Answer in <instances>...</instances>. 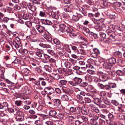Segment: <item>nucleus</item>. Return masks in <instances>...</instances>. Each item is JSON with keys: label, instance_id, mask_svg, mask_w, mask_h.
Here are the masks:
<instances>
[{"label": "nucleus", "instance_id": "obj_1", "mask_svg": "<svg viewBox=\"0 0 125 125\" xmlns=\"http://www.w3.org/2000/svg\"><path fill=\"white\" fill-rule=\"evenodd\" d=\"M106 32L109 37L103 39L104 42L106 43H109L115 41L116 34L114 31L109 30L106 31Z\"/></svg>", "mask_w": 125, "mask_h": 125}, {"label": "nucleus", "instance_id": "obj_2", "mask_svg": "<svg viewBox=\"0 0 125 125\" xmlns=\"http://www.w3.org/2000/svg\"><path fill=\"white\" fill-rule=\"evenodd\" d=\"M12 44L16 49L20 47L22 45V44L21 42L20 39L18 37H16L14 40L13 41Z\"/></svg>", "mask_w": 125, "mask_h": 125}, {"label": "nucleus", "instance_id": "obj_3", "mask_svg": "<svg viewBox=\"0 0 125 125\" xmlns=\"http://www.w3.org/2000/svg\"><path fill=\"white\" fill-rule=\"evenodd\" d=\"M16 114L15 119L17 121H22L24 120V114L22 112L18 111L16 112Z\"/></svg>", "mask_w": 125, "mask_h": 125}, {"label": "nucleus", "instance_id": "obj_4", "mask_svg": "<svg viewBox=\"0 0 125 125\" xmlns=\"http://www.w3.org/2000/svg\"><path fill=\"white\" fill-rule=\"evenodd\" d=\"M78 10H79L83 15H81L80 17L81 18L83 17L84 16H86L87 14V12L86 11V10L83 8V7L80 6H79L77 8Z\"/></svg>", "mask_w": 125, "mask_h": 125}, {"label": "nucleus", "instance_id": "obj_5", "mask_svg": "<svg viewBox=\"0 0 125 125\" xmlns=\"http://www.w3.org/2000/svg\"><path fill=\"white\" fill-rule=\"evenodd\" d=\"M36 28L39 32L40 33H45L47 31L45 30L44 27L39 25H37Z\"/></svg>", "mask_w": 125, "mask_h": 125}, {"label": "nucleus", "instance_id": "obj_6", "mask_svg": "<svg viewBox=\"0 0 125 125\" xmlns=\"http://www.w3.org/2000/svg\"><path fill=\"white\" fill-rule=\"evenodd\" d=\"M73 6L72 5H69V6H65L63 7L64 10L68 12H72L73 11Z\"/></svg>", "mask_w": 125, "mask_h": 125}, {"label": "nucleus", "instance_id": "obj_7", "mask_svg": "<svg viewBox=\"0 0 125 125\" xmlns=\"http://www.w3.org/2000/svg\"><path fill=\"white\" fill-rule=\"evenodd\" d=\"M65 31L68 33V35L71 37H74L76 36L75 34L73 33V30L71 28H67Z\"/></svg>", "mask_w": 125, "mask_h": 125}, {"label": "nucleus", "instance_id": "obj_8", "mask_svg": "<svg viewBox=\"0 0 125 125\" xmlns=\"http://www.w3.org/2000/svg\"><path fill=\"white\" fill-rule=\"evenodd\" d=\"M103 67L104 68L106 69V70H109L111 69L112 67V64L109 62H106L104 63L103 64Z\"/></svg>", "mask_w": 125, "mask_h": 125}, {"label": "nucleus", "instance_id": "obj_9", "mask_svg": "<svg viewBox=\"0 0 125 125\" xmlns=\"http://www.w3.org/2000/svg\"><path fill=\"white\" fill-rule=\"evenodd\" d=\"M43 37L45 39L49 42L52 40V38L47 31L43 34Z\"/></svg>", "mask_w": 125, "mask_h": 125}, {"label": "nucleus", "instance_id": "obj_10", "mask_svg": "<svg viewBox=\"0 0 125 125\" xmlns=\"http://www.w3.org/2000/svg\"><path fill=\"white\" fill-rule=\"evenodd\" d=\"M93 101L97 105H99L102 102V100L99 99L97 97L93 99Z\"/></svg>", "mask_w": 125, "mask_h": 125}, {"label": "nucleus", "instance_id": "obj_11", "mask_svg": "<svg viewBox=\"0 0 125 125\" xmlns=\"http://www.w3.org/2000/svg\"><path fill=\"white\" fill-rule=\"evenodd\" d=\"M8 106V103L6 102H4L2 103H0V109H3L6 110V107Z\"/></svg>", "mask_w": 125, "mask_h": 125}, {"label": "nucleus", "instance_id": "obj_12", "mask_svg": "<svg viewBox=\"0 0 125 125\" xmlns=\"http://www.w3.org/2000/svg\"><path fill=\"white\" fill-rule=\"evenodd\" d=\"M53 77L55 79L58 80L59 82L60 79L63 78V76L62 75H60L58 74H54L52 75Z\"/></svg>", "mask_w": 125, "mask_h": 125}, {"label": "nucleus", "instance_id": "obj_13", "mask_svg": "<svg viewBox=\"0 0 125 125\" xmlns=\"http://www.w3.org/2000/svg\"><path fill=\"white\" fill-rule=\"evenodd\" d=\"M89 95L93 99L97 97V92L95 91L91 92L89 94Z\"/></svg>", "mask_w": 125, "mask_h": 125}, {"label": "nucleus", "instance_id": "obj_14", "mask_svg": "<svg viewBox=\"0 0 125 125\" xmlns=\"http://www.w3.org/2000/svg\"><path fill=\"white\" fill-rule=\"evenodd\" d=\"M54 103V105L56 107H57L61 104V101L59 99H54L53 100Z\"/></svg>", "mask_w": 125, "mask_h": 125}, {"label": "nucleus", "instance_id": "obj_15", "mask_svg": "<svg viewBox=\"0 0 125 125\" xmlns=\"http://www.w3.org/2000/svg\"><path fill=\"white\" fill-rule=\"evenodd\" d=\"M76 112V107H70L69 110V113L73 115L75 114Z\"/></svg>", "mask_w": 125, "mask_h": 125}, {"label": "nucleus", "instance_id": "obj_16", "mask_svg": "<svg viewBox=\"0 0 125 125\" xmlns=\"http://www.w3.org/2000/svg\"><path fill=\"white\" fill-rule=\"evenodd\" d=\"M116 63L118 65L120 66H123V64H124L125 63V61L122 60V59H118L116 60Z\"/></svg>", "mask_w": 125, "mask_h": 125}, {"label": "nucleus", "instance_id": "obj_17", "mask_svg": "<svg viewBox=\"0 0 125 125\" xmlns=\"http://www.w3.org/2000/svg\"><path fill=\"white\" fill-rule=\"evenodd\" d=\"M60 31H65V30L67 28L66 26L64 24H60L59 25Z\"/></svg>", "mask_w": 125, "mask_h": 125}, {"label": "nucleus", "instance_id": "obj_18", "mask_svg": "<svg viewBox=\"0 0 125 125\" xmlns=\"http://www.w3.org/2000/svg\"><path fill=\"white\" fill-rule=\"evenodd\" d=\"M33 67L34 68L37 67V66L39 64V62L36 60H34V61L31 63Z\"/></svg>", "mask_w": 125, "mask_h": 125}, {"label": "nucleus", "instance_id": "obj_19", "mask_svg": "<svg viewBox=\"0 0 125 125\" xmlns=\"http://www.w3.org/2000/svg\"><path fill=\"white\" fill-rule=\"evenodd\" d=\"M19 52H20L24 55L27 54L28 53L27 50L25 49H20L19 50Z\"/></svg>", "mask_w": 125, "mask_h": 125}, {"label": "nucleus", "instance_id": "obj_20", "mask_svg": "<svg viewBox=\"0 0 125 125\" xmlns=\"http://www.w3.org/2000/svg\"><path fill=\"white\" fill-rule=\"evenodd\" d=\"M109 63L112 64H114L116 62V60L115 58H114L112 57L109 59Z\"/></svg>", "mask_w": 125, "mask_h": 125}, {"label": "nucleus", "instance_id": "obj_21", "mask_svg": "<svg viewBox=\"0 0 125 125\" xmlns=\"http://www.w3.org/2000/svg\"><path fill=\"white\" fill-rule=\"evenodd\" d=\"M64 115V114H59L55 117V118L58 120H61L63 118Z\"/></svg>", "mask_w": 125, "mask_h": 125}, {"label": "nucleus", "instance_id": "obj_22", "mask_svg": "<svg viewBox=\"0 0 125 125\" xmlns=\"http://www.w3.org/2000/svg\"><path fill=\"white\" fill-rule=\"evenodd\" d=\"M57 112L54 110H51L49 112V114L51 116L55 118V117L56 116Z\"/></svg>", "mask_w": 125, "mask_h": 125}, {"label": "nucleus", "instance_id": "obj_23", "mask_svg": "<svg viewBox=\"0 0 125 125\" xmlns=\"http://www.w3.org/2000/svg\"><path fill=\"white\" fill-rule=\"evenodd\" d=\"M52 17L55 19H58L59 18V16L58 14L53 12H52L51 13Z\"/></svg>", "mask_w": 125, "mask_h": 125}, {"label": "nucleus", "instance_id": "obj_24", "mask_svg": "<svg viewBox=\"0 0 125 125\" xmlns=\"http://www.w3.org/2000/svg\"><path fill=\"white\" fill-rule=\"evenodd\" d=\"M74 80L76 83L80 84L82 82V79L79 78L75 77L73 79Z\"/></svg>", "mask_w": 125, "mask_h": 125}, {"label": "nucleus", "instance_id": "obj_25", "mask_svg": "<svg viewBox=\"0 0 125 125\" xmlns=\"http://www.w3.org/2000/svg\"><path fill=\"white\" fill-rule=\"evenodd\" d=\"M114 55L116 57L120 58L122 57V54L121 52L117 51L115 52Z\"/></svg>", "mask_w": 125, "mask_h": 125}, {"label": "nucleus", "instance_id": "obj_26", "mask_svg": "<svg viewBox=\"0 0 125 125\" xmlns=\"http://www.w3.org/2000/svg\"><path fill=\"white\" fill-rule=\"evenodd\" d=\"M62 90H63V92L65 93L66 94H67L69 95H70V94L71 93V90L69 88L66 89L65 90H64L63 88H62Z\"/></svg>", "mask_w": 125, "mask_h": 125}, {"label": "nucleus", "instance_id": "obj_27", "mask_svg": "<svg viewBox=\"0 0 125 125\" xmlns=\"http://www.w3.org/2000/svg\"><path fill=\"white\" fill-rule=\"evenodd\" d=\"M71 48L74 52L76 53L77 54H78L79 53V52L76 46H71Z\"/></svg>", "mask_w": 125, "mask_h": 125}, {"label": "nucleus", "instance_id": "obj_28", "mask_svg": "<svg viewBox=\"0 0 125 125\" xmlns=\"http://www.w3.org/2000/svg\"><path fill=\"white\" fill-rule=\"evenodd\" d=\"M87 62L88 63L93 65H95V61L91 58L88 59L87 61Z\"/></svg>", "mask_w": 125, "mask_h": 125}, {"label": "nucleus", "instance_id": "obj_29", "mask_svg": "<svg viewBox=\"0 0 125 125\" xmlns=\"http://www.w3.org/2000/svg\"><path fill=\"white\" fill-rule=\"evenodd\" d=\"M106 93L104 91H102L100 93L101 99L102 100L105 97H106Z\"/></svg>", "mask_w": 125, "mask_h": 125}, {"label": "nucleus", "instance_id": "obj_30", "mask_svg": "<svg viewBox=\"0 0 125 125\" xmlns=\"http://www.w3.org/2000/svg\"><path fill=\"white\" fill-rule=\"evenodd\" d=\"M81 118L83 122L87 123L88 122V118L87 117L82 116L81 117Z\"/></svg>", "mask_w": 125, "mask_h": 125}, {"label": "nucleus", "instance_id": "obj_31", "mask_svg": "<svg viewBox=\"0 0 125 125\" xmlns=\"http://www.w3.org/2000/svg\"><path fill=\"white\" fill-rule=\"evenodd\" d=\"M64 77H63V78L60 79L59 81L60 84L62 85H65L67 83V81L66 80H64Z\"/></svg>", "mask_w": 125, "mask_h": 125}, {"label": "nucleus", "instance_id": "obj_32", "mask_svg": "<svg viewBox=\"0 0 125 125\" xmlns=\"http://www.w3.org/2000/svg\"><path fill=\"white\" fill-rule=\"evenodd\" d=\"M39 79L40 81H41V84L42 85L44 86L46 85V83L45 82L46 80L42 78H40Z\"/></svg>", "mask_w": 125, "mask_h": 125}, {"label": "nucleus", "instance_id": "obj_33", "mask_svg": "<svg viewBox=\"0 0 125 125\" xmlns=\"http://www.w3.org/2000/svg\"><path fill=\"white\" fill-rule=\"evenodd\" d=\"M43 24H45L50 25H51L52 23L51 21L47 20H44L43 21Z\"/></svg>", "mask_w": 125, "mask_h": 125}, {"label": "nucleus", "instance_id": "obj_34", "mask_svg": "<svg viewBox=\"0 0 125 125\" xmlns=\"http://www.w3.org/2000/svg\"><path fill=\"white\" fill-rule=\"evenodd\" d=\"M46 90H45V89H44L45 92H48L49 91V92H54V90L53 88L52 87H48L45 88Z\"/></svg>", "mask_w": 125, "mask_h": 125}, {"label": "nucleus", "instance_id": "obj_35", "mask_svg": "<svg viewBox=\"0 0 125 125\" xmlns=\"http://www.w3.org/2000/svg\"><path fill=\"white\" fill-rule=\"evenodd\" d=\"M88 109L84 108L83 109L81 113L83 115H87L88 114Z\"/></svg>", "mask_w": 125, "mask_h": 125}, {"label": "nucleus", "instance_id": "obj_36", "mask_svg": "<svg viewBox=\"0 0 125 125\" xmlns=\"http://www.w3.org/2000/svg\"><path fill=\"white\" fill-rule=\"evenodd\" d=\"M64 64L65 67L67 68H72V65H71L70 62L67 61H66L65 62Z\"/></svg>", "mask_w": 125, "mask_h": 125}, {"label": "nucleus", "instance_id": "obj_37", "mask_svg": "<svg viewBox=\"0 0 125 125\" xmlns=\"http://www.w3.org/2000/svg\"><path fill=\"white\" fill-rule=\"evenodd\" d=\"M39 45L41 47H42L44 48H49L50 47V46L49 45L46 44L45 43H41L39 44Z\"/></svg>", "mask_w": 125, "mask_h": 125}, {"label": "nucleus", "instance_id": "obj_38", "mask_svg": "<svg viewBox=\"0 0 125 125\" xmlns=\"http://www.w3.org/2000/svg\"><path fill=\"white\" fill-rule=\"evenodd\" d=\"M61 99L64 101H68L69 100V97L67 95H65L62 96Z\"/></svg>", "mask_w": 125, "mask_h": 125}, {"label": "nucleus", "instance_id": "obj_39", "mask_svg": "<svg viewBox=\"0 0 125 125\" xmlns=\"http://www.w3.org/2000/svg\"><path fill=\"white\" fill-rule=\"evenodd\" d=\"M102 101H103V102L106 104L107 105H109L110 104V102L108 100L106 97H105L104 98H103Z\"/></svg>", "mask_w": 125, "mask_h": 125}, {"label": "nucleus", "instance_id": "obj_40", "mask_svg": "<svg viewBox=\"0 0 125 125\" xmlns=\"http://www.w3.org/2000/svg\"><path fill=\"white\" fill-rule=\"evenodd\" d=\"M92 54H98L100 53V51L99 50L96 48H94L93 50V52Z\"/></svg>", "mask_w": 125, "mask_h": 125}, {"label": "nucleus", "instance_id": "obj_41", "mask_svg": "<svg viewBox=\"0 0 125 125\" xmlns=\"http://www.w3.org/2000/svg\"><path fill=\"white\" fill-rule=\"evenodd\" d=\"M106 71L109 74L112 75V76H114L115 73L114 72L111 71V69L109 70H106Z\"/></svg>", "mask_w": 125, "mask_h": 125}, {"label": "nucleus", "instance_id": "obj_42", "mask_svg": "<svg viewBox=\"0 0 125 125\" xmlns=\"http://www.w3.org/2000/svg\"><path fill=\"white\" fill-rule=\"evenodd\" d=\"M44 67L46 71L49 72H51L52 69L51 66H50L46 65L44 66Z\"/></svg>", "mask_w": 125, "mask_h": 125}, {"label": "nucleus", "instance_id": "obj_43", "mask_svg": "<svg viewBox=\"0 0 125 125\" xmlns=\"http://www.w3.org/2000/svg\"><path fill=\"white\" fill-rule=\"evenodd\" d=\"M53 41L54 43L56 45H60L61 44V42L60 41L57 39H53Z\"/></svg>", "mask_w": 125, "mask_h": 125}, {"label": "nucleus", "instance_id": "obj_44", "mask_svg": "<svg viewBox=\"0 0 125 125\" xmlns=\"http://www.w3.org/2000/svg\"><path fill=\"white\" fill-rule=\"evenodd\" d=\"M96 30L98 31H100L103 30V28L101 25H98L96 27Z\"/></svg>", "mask_w": 125, "mask_h": 125}, {"label": "nucleus", "instance_id": "obj_45", "mask_svg": "<svg viewBox=\"0 0 125 125\" xmlns=\"http://www.w3.org/2000/svg\"><path fill=\"white\" fill-rule=\"evenodd\" d=\"M116 73L117 75L120 76L123 75L124 74L123 71L119 70H117Z\"/></svg>", "mask_w": 125, "mask_h": 125}, {"label": "nucleus", "instance_id": "obj_46", "mask_svg": "<svg viewBox=\"0 0 125 125\" xmlns=\"http://www.w3.org/2000/svg\"><path fill=\"white\" fill-rule=\"evenodd\" d=\"M115 25H111L109 26V30H107V31L110 30L111 31H112V30H114L115 29Z\"/></svg>", "mask_w": 125, "mask_h": 125}, {"label": "nucleus", "instance_id": "obj_47", "mask_svg": "<svg viewBox=\"0 0 125 125\" xmlns=\"http://www.w3.org/2000/svg\"><path fill=\"white\" fill-rule=\"evenodd\" d=\"M100 36L103 38V39L105 38L106 37V35L105 33L102 32H100L99 33Z\"/></svg>", "mask_w": 125, "mask_h": 125}, {"label": "nucleus", "instance_id": "obj_48", "mask_svg": "<svg viewBox=\"0 0 125 125\" xmlns=\"http://www.w3.org/2000/svg\"><path fill=\"white\" fill-rule=\"evenodd\" d=\"M79 18L77 16L73 15L72 17V19L74 21H77L79 20Z\"/></svg>", "mask_w": 125, "mask_h": 125}, {"label": "nucleus", "instance_id": "obj_49", "mask_svg": "<svg viewBox=\"0 0 125 125\" xmlns=\"http://www.w3.org/2000/svg\"><path fill=\"white\" fill-rule=\"evenodd\" d=\"M114 5L117 7H120L122 5V3L120 2H115Z\"/></svg>", "mask_w": 125, "mask_h": 125}, {"label": "nucleus", "instance_id": "obj_50", "mask_svg": "<svg viewBox=\"0 0 125 125\" xmlns=\"http://www.w3.org/2000/svg\"><path fill=\"white\" fill-rule=\"evenodd\" d=\"M9 20V18L7 17H4L1 20L4 23H7Z\"/></svg>", "mask_w": 125, "mask_h": 125}, {"label": "nucleus", "instance_id": "obj_51", "mask_svg": "<svg viewBox=\"0 0 125 125\" xmlns=\"http://www.w3.org/2000/svg\"><path fill=\"white\" fill-rule=\"evenodd\" d=\"M75 125H84L83 123L79 120H76L75 122Z\"/></svg>", "mask_w": 125, "mask_h": 125}, {"label": "nucleus", "instance_id": "obj_52", "mask_svg": "<svg viewBox=\"0 0 125 125\" xmlns=\"http://www.w3.org/2000/svg\"><path fill=\"white\" fill-rule=\"evenodd\" d=\"M7 110L10 113H12L14 112V110L12 108H9L7 107H6V110Z\"/></svg>", "mask_w": 125, "mask_h": 125}, {"label": "nucleus", "instance_id": "obj_53", "mask_svg": "<svg viewBox=\"0 0 125 125\" xmlns=\"http://www.w3.org/2000/svg\"><path fill=\"white\" fill-rule=\"evenodd\" d=\"M111 89V88H116V84L115 83H112L109 84Z\"/></svg>", "mask_w": 125, "mask_h": 125}, {"label": "nucleus", "instance_id": "obj_54", "mask_svg": "<svg viewBox=\"0 0 125 125\" xmlns=\"http://www.w3.org/2000/svg\"><path fill=\"white\" fill-rule=\"evenodd\" d=\"M75 117L77 119L79 118L81 116V114L80 113L76 112L74 114Z\"/></svg>", "mask_w": 125, "mask_h": 125}, {"label": "nucleus", "instance_id": "obj_55", "mask_svg": "<svg viewBox=\"0 0 125 125\" xmlns=\"http://www.w3.org/2000/svg\"><path fill=\"white\" fill-rule=\"evenodd\" d=\"M76 97L80 101H82L83 99V96L79 95V94H77L76 95Z\"/></svg>", "mask_w": 125, "mask_h": 125}, {"label": "nucleus", "instance_id": "obj_56", "mask_svg": "<svg viewBox=\"0 0 125 125\" xmlns=\"http://www.w3.org/2000/svg\"><path fill=\"white\" fill-rule=\"evenodd\" d=\"M111 89L109 84V85L106 84L104 85V90H110Z\"/></svg>", "mask_w": 125, "mask_h": 125}, {"label": "nucleus", "instance_id": "obj_57", "mask_svg": "<svg viewBox=\"0 0 125 125\" xmlns=\"http://www.w3.org/2000/svg\"><path fill=\"white\" fill-rule=\"evenodd\" d=\"M85 101L86 103H88L91 102V100L89 98L87 97H84Z\"/></svg>", "mask_w": 125, "mask_h": 125}, {"label": "nucleus", "instance_id": "obj_58", "mask_svg": "<svg viewBox=\"0 0 125 125\" xmlns=\"http://www.w3.org/2000/svg\"><path fill=\"white\" fill-rule=\"evenodd\" d=\"M21 9V7L18 5H16L14 7V10L16 11H18L20 10Z\"/></svg>", "mask_w": 125, "mask_h": 125}, {"label": "nucleus", "instance_id": "obj_59", "mask_svg": "<svg viewBox=\"0 0 125 125\" xmlns=\"http://www.w3.org/2000/svg\"><path fill=\"white\" fill-rule=\"evenodd\" d=\"M25 92H24L25 94L28 95L30 94L31 93V90L29 89H27L25 91Z\"/></svg>", "mask_w": 125, "mask_h": 125}, {"label": "nucleus", "instance_id": "obj_60", "mask_svg": "<svg viewBox=\"0 0 125 125\" xmlns=\"http://www.w3.org/2000/svg\"><path fill=\"white\" fill-rule=\"evenodd\" d=\"M102 80L103 82L106 81L108 79V77L105 75L101 76Z\"/></svg>", "mask_w": 125, "mask_h": 125}, {"label": "nucleus", "instance_id": "obj_61", "mask_svg": "<svg viewBox=\"0 0 125 125\" xmlns=\"http://www.w3.org/2000/svg\"><path fill=\"white\" fill-rule=\"evenodd\" d=\"M76 110H77L78 111V113H80L81 114L82 113V107L78 106L76 107Z\"/></svg>", "mask_w": 125, "mask_h": 125}, {"label": "nucleus", "instance_id": "obj_62", "mask_svg": "<svg viewBox=\"0 0 125 125\" xmlns=\"http://www.w3.org/2000/svg\"><path fill=\"white\" fill-rule=\"evenodd\" d=\"M24 102L25 104H31V100L29 99H27L25 100Z\"/></svg>", "mask_w": 125, "mask_h": 125}, {"label": "nucleus", "instance_id": "obj_63", "mask_svg": "<svg viewBox=\"0 0 125 125\" xmlns=\"http://www.w3.org/2000/svg\"><path fill=\"white\" fill-rule=\"evenodd\" d=\"M65 70V69L62 68H59L58 71L59 73L60 74L63 73L64 72Z\"/></svg>", "mask_w": 125, "mask_h": 125}, {"label": "nucleus", "instance_id": "obj_64", "mask_svg": "<svg viewBox=\"0 0 125 125\" xmlns=\"http://www.w3.org/2000/svg\"><path fill=\"white\" fill-rule=\"evenodd\" d=\"M92 20L94 23L95 24H98L100 23L99 22V20H97L95 19H92Z\"/></svg>", "mask_w": 125, "mask_h": 125}]
</instances>
